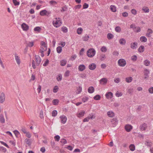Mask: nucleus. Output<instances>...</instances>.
Returning <instances> with one entry per match:
<instances>
[{"label":"nucleus","mask_w":153,"mask_h":153,"mask_svg":"<svg viewBox=\"0 0 153 153\" xmlns=\"http://www.w3.org/2000/svg\"><path fill=\"white\" fill-rule=\"evenodd\" d=\"M21 130L24 134H25L27 132L26 129L25 127H22Z\"/></svg>","instance_id":"obj_55"},{"label":"nucleus","mask_w":153,"mask_h":153,"mask_svg":"<svg viewBox=\"0 0 153 153\" xmlns=\"http://www.w3.org/2000/svg\"><path fill=\"white\" fill-rule=\"evenodd\" d=\"M96 67V65L94 63H91L88 66V68L89 69L91 70H94Z\"/></svg>","instance_id":"obj_16"},{"label":"nucleus","mask_w":153,"mask_h":153,"mask_svg":"<svg viewBox=\"0 0 153 153\" xmlns=\"http://www.w3.org/2000/svg\"><path fill=\"white\" fill-rule=\"evenodd\" d=\"M129 148L131 151H134L135 150V147L134 144H131L129 146Z\"/></svg>","instance_id":"obj_23"},{"label":"nucleus","mask_w":153,"mask_h":153,"mask_svg":"<svg viewBox=\"0 0 153 153\" xmlns=\"http://www.w3.org/2000/svg\"><path fill=\"white\" fill-rule=\"evenodd\" d=\"M131 12V13L134 15H136L137 13V11L134 9H132Z\"/></svg>","instance_id":"obj_40"},{"label":"nucleus","mask_w":153,"mask_h":153,"mask_svg":"<svg viewBox=\"0 0 153 153\" xmlns=\"http://www.w3.org/2000/svg\"><path fill=\"white\" fill-rule=\"evenodd\" d=\"M100 59L101 61L104 60L105 59V55L104 54H101L100 56Z\"/></svg>","instance_id":"obj_44"},{"label":"nucleus","mask_w":153,"mask_h":153,"mask_svg":"<svg viewBox=\"0 0 153 153\" xmlns=\"http://www.w3.org/2000/svg\"><path fill=\"white\" fill-rule=\"evenodd\" d=\"M94 88L92 86H91L88 88V91L90 93H92L94 92Z\"/></svg>","instance_id":"obj_22"},{"label":"nucleus","mask_w":153,"mask_h":153,"mask_svg":"<svg viewBox=\"0 0 153 153\" xmlns=\"http://www.w3.org/2000/svg\"><path fill=\"white\" fill-rule=\"evenodd\" d=\"M62 75L60 74L58 75V76L57 77L56 79L59 82L62 80Z\"/></svg>","instance_id":"obj_43"},{"label":"nucleus","mask_w":153,"mask_h":153,"mask_svg":"<svg viewBox=\"0 0 153 153\" xmlns=\"http://www.w3.org/2000/svg\"><path fill=\"white\" fill-rule=\"evenodd\" d=\"M41 29L39 27H36L34 29V30L35 31H37L39 32L41 30Z\"/></svg>","instance_id":"obj_46"},{"label":"nucleus","mask_w":153,"mask_h":153,"mask_svg":"<svg viewBox=\"0 0 153 153\" xmlns=\"http://www.w3.org/2000/svg\"><path fill=\"white\" fill-rule=\"evenodd\" d=\"M61 21L59 18H55V20L53 21V25L56 27H59L61 26Z\"/></svg>","instance_id":"obj_2"},{"label":"nucleus","mask_w":153,"mask_h":153,"mask_svg":"<svg viewBox=\"0 0 153 153\" xmlns=\"http://www.w3.org/2000/svg\"><path fill=\"white\" fill-rule=\"evenodd\" d=\"M89 36L88 35L86 34L85 36H84L83 38V41H87L88 40V39L89 38Z\"/></svg>","instance_id":"obj_45"},{"label":"nucleus","mask_w":153,"mask_h":153,"mask_svg":"<svg viewBox=\"0 0 153 153\" xmlns=\"http://www.w3.org/2000/svg\"><path fill=\"white\" fill-rule=\"evenodd\" d=\"M51 13L50 11H48L46 10H44L40 11L39 14L42 16H50Z\"/></svg>","instance_id":"obj_4"},{"label":"nucleus","mask_w":153,"mask_h":153,"mask_svg":"<svg viewBox=\"0 0 153 153\" xmlns=\"http://www.w3.org/2000/svg\"><path fill=\"white\" fill-rule=\"evenodd\" d=\"M40 48L39 52L41 53V56L43 57L44 56V52L46 51L47 49V45L41 46Z\"/></svg>","instance_id":"obj_7"},{"label":"nucleus","mask_w":153,"mask_h":153,"mask_svg":"<svg viewBox=\"0 0 153 153\" xmlns=\"http://www.w3.org/2000/svg\"><path fill=\"white\" fill-rule=\"evenodd\" d=\"M101 51L103 52H105L107 51V49L106 47L103 46L101 48Z\"/></svg>","instance_id":"obj_47"},{"label":"nucleus","mask_w":153,"mask_h":153,"mask_svg":"<svg viewBox=\"0 0 153 153\" xmlns=\"http://www.w3.org/2000/svg\"><path fill=\"white\" fill-rule=\"evenodd\" d=\"M138 47L137 43L136 42L131 43L130 44V47L133 50L136 49Z\"/></svg>","instance_id":"obj_12"},{"label":"nucleus","mask_w":153,"mask_h":153,"mask_svg":"<svg viewBox=\"0 0 153 153\" xmlns=\"http://www.w3.org/2000/svg\"><path fill=\"white\" fill-rule=\"evenodd\" d=\"M60 142L61 143H63V144H65L67 143L66 140L64 138L61 139Z\"/></svg>","instance_id":"obj_52"},{"label":"nucleus","mask_w":153,"mask_h":153,"mask_svg":"<svg viewBox=\"0 0 153 153\" xmlns=\"http://www.w3.org/2000/svg\"><path fill=\"white\" fill-rule=\"evenodd\" d=\"M130 28H132L134 32H135L138 33L141 31L140 28L139 27H135L134 25H131L130 26Z\"/></svg>","instance_id":"obj_6"},{"label":"nucleus","mask_w":153,"mask_h":153,"mask_svg":"<svg viewBox=\"0 0 153 153\" xmlns=\"http://www.w3.org/2000/svg\"><path fill=\"white\" fill-rule=\"evenodd\" d=\"M57 112L56 110H54L52 112V116L53 117H55L57 114Z\"/></svg>","instance_id":"obj_48"},{"label":"nucleus","mask_w":153,"mask_h":153,"mask_svg":"<svg viewBox=\"0 0 153 153\" xmlns=\"http://www.w3.org/2000/svg\"><path fill=\"white\" fill-rule=\"evenodd\" d=\"M82 30L83 29L81 27H79L77 29L76 32L78 34L80 35L82 34Z\"/></svg>","instance_id":"obj_28"},{"label":"nucleus","mask_w":153,"mask_h":153,"mask_svg":"<svg viewBox=\"0 0 153 153\" xmlns=\"http://www.w3.org/2000/svg\"><path fill=\"white\" fill-rule=\"evenodd\" d=\"M85 113V112L84 111H80L77 113L76 114L77 116L79 118L82 117L84 115Z\"/></svg>","instance_id":"obj_15"},{"label":"nucleus","mask_w":153,"mask_h":153,"mask_svg":"<svg viewBox=\"0 0 153 153\" xmlns=\"http://www.w3.org/2000/svg\"><path fill=\"white\" fill-rule=\"evenodd\" d=\"M85 68L86 67L83 64L80 65L78 67V70L80 71H83Z\"/></svg>","instance_id":"obj_18"},{"label":"nucleus","mask_w":153,"mask_h":153,"mask_svg":"<svg viewBox=\"0 0 153 153\" xmlns=\"http://www.w3.org/2000/svg\"><path fill=\"white\" fill-rule=\"evenodd\" d=\"M82 91V87L81 86H79L77 89V92L76 93L79 94Z\"/></svg>","instance_id":"obj_49"},{"label":"nucleus","mask_w":153,"mask_h":153,"mask_svg":"<svg viewBox=\"0 0 153 153\" xmlns=\"http://www.w3.org/2000/svg\"><path fill=\"white\" fill-rule=\"evenodd\" d=\"M142 9L145 13H148L149 11V8L147 7H143Z\"/></svg>","instance_id":"obj_30"},{"label":"nucleus","mask_w":153,"mask_h":153,"mask_svg":"<svg viewBox=\"0 0 153 153\" xmlns=\"http://www.w3.org/2000/svg\"><path fill=\"white\" fill-rule=\"evenodd\" d=\"M88 99V97L85 96L82 99V101L84 102H85L86 101H87Z\"/></svg>","instance_id":"obj_58"},{"label":"nucleus","mask_w":153,"mask_h":153,"mask_svg":"<svg viewBox=\"0 0 153 153\" xmlns=\"http://www.w3.org/2000/svg\"><path fill=\"white\" fill-rule=\"evenodd\" d=\"M59 100L58 99H54L52 101V103L54 105H57L58 104Z\"/></svg>","instance_id":"obj_36"},{"label":"nucleus","mask_w":153,"mask_h":153,"mask_svg":"<svg viewBox=\"0 0 153 153\" xmlns=\"http://www.w3.org/2000/svg\"><path fill=\"white\" fill-rule=\"evenodd\" d=\"M144 51V47L143 45L140 46L138 49V51L139 52H143Z\"/></svg>","instance_id":"obj_26"},{"label":"nucleus","mask_w":153,"mask_h":153,"mask_svg":"<svg viewBox=\"0 0 153 153\" xmlns=\"http://www.w3.org/2000/svg\"><path fill=\"white\" fill-rule=\"evenodd\" d=\"M54 138L55 139V140L57 141H59L60 139V137L58 135H57L55 136L54 137Z\"/></svg>","instance_id":"obj_60"},{"label":"nucleus","mask_w":153,"mask_h":153,"mask_svg":"<svg viewBox=\"0 0 153 153\" xmlns=\"http://www.w3.org/2000/svg\"><path fill=\"white\" fill-rule=\"evenodd\" d=\"M59 90V87L58 86L56 85L55 86L53 89V92L54 93H56Z\"/></svg>","instance_id":"obj_38"},{"label":"nucleus","mask_w":153,"mask_h":153,"mask_svg":"<svg viewBox=\"0 0 153 153\" xmlns=\"http://www.w3.org/2000/svg\"><path fill=\"white\" fill-rule=\"evenodd\" d=\"M5 96L4 94L3 93H2L0 96V103H2L5 101Z\"/></svg>","instance_id":"obj_13"},{"label":"nucleus","mask_w":153,"mask_h":153,"mask_svg":"<svg viewBox=\"0 0 153 153\" xmlns=\"http://www.w3.org/2000/svg\"><path fill=\"white\" fill-rule=\"evenodd\" d=\"M137 59V57L136 55H134L131 57V59L132 60L135 61Z\"/></svg>","instance_id":"obj_56"},{"label":"nucleus","mask_w":153,"mask_h":153,"mask_svg":"<svg viewBox=\"0 0 153 153\" xmlns=\"http://www.w3.org/2000/svg\"><path fill=\"white\" fill-rule=\"evenodd\" d=\"M125 129L127 132H129L132 128V127L130 125H126L125 126Z\"/></svg>","instance_id":"obj_17"},{"label":"nucleus","mask_w":153,"mask_h":153,"mask_svg":"<svg viewBox=\"0 0 153 153\" xmlns=\"http://www.w3.org/2000/svg\"><path fill=\"white\" fill-rule=\"evenodd\" d=\"M119 42L120 44L124 45L126 44V41L124 39L121 38L119 40Z\"/></svg>","instance_id":"obj_21"},{"label":"nucleus","mask_w":153,"mask_h":153,"mask_svg":"<svg viewBox=\"0 0 153 153\" xmlns=\"http://www.w3.org/2000/svg\"><path fill=\"white\" fill-rule=\"evenodd\" d=\"M49 63V60L47 59L45 61L44 63L43 64V65L44 66H47Z\"/></svg>","instance_id":"obj_59"},{"label":"nucleus","mask_w":153,"mask_h":153,"mask_svg":"<svg viewBox=\"0 0 153 153\" xmlns=\"http://www.w3.org/2000/svg\"><path fill=\"white\" fill-rule=\"evenodd\" d=\"M35 58L36 64H35V61L34 60H33L32 61V66L34 69L36 68L37 66H38L39 65L42 61L41 59L39 56L36 55L35 56Z\"/></svg>","instance_id":"obj_1"},{"label":"nucleus","mask_w":153,"mask_h":153,"mask_svg":"<svg viewBox=\"0 0 153 153\" xmlns=\"http://www.w3.org/2000/svg\"><path fill=\"white\" fill-rule=\"evenodd\" d=\"M115 31L118 33H120L121 31V28L119 26L116 27L115 28Z\"/></svg>","instance_id":"obj_41"},{"label":"nucleus","mask_w":153,"mask_h":153,"mask_svg":"<svg viewBox=\"0 0 153 153\" xmlns=\"http://www.w3.org/2000/svg\"><path fill=\"white\" fill-rule=\"evenodd\" d=\"M13 2L15 6L19 5V2L17 1V0H13Z\"/></svg>","instance_id":"obj_54"},{"label":"nucleus","mask_w":153,"mask_h":153,"mask_svg":"<svg viewBox=\"0 0 153 153\" xmlns=\"http://www.w3.org/2000/svg\"><path fill=\"white\" fill-rule=\"evenodd\" d=\"M114 81L115 82L118 83L120 82V79L119 78H115L114 80Z\"/></svg>","instance_id":"obj_62"},{"label":"nucleus","mask_w":153,"mask_h":153,"mask_svg":"<svg viewBox=\"0 0 153 153\" xmlns=\"http://www.w3.org/2000/svg\"><path fill=\"white\" fill-rule=\"evenodd\" d=\"M150 61L147 59H146L144 61V64L146 66H149L150 64Z\"/></svg>","instance_id":"obj_33"},{"label":"nucleus","mask_w":153,"mask_h":153,"mask_svg":"<svg viewBox=\"0 0 153 153\" xmlns=\"http://www.w3.org/2000/svg\"><path fill=\"white\" fill-rule=\"evenodd\" d=\"M147 127V125L146 123H143L140 126V129L141 131H145Z\"/></svg>","instance_id":"obj_20"},{"label":"nucleus","mask_w":153,"mask_h":153,"mask_svg":"<svg viewBox=\"0 0 153 153\" xmlns=\"http://www.w3.org/2000/svg\"><path fill=\"white\" fill-rule=\"evenodd\" d=\"M140 40L141 42H145L147 41V39L145 36H142L140 37Z\"/></svg>","instance_id":"obj_25"},{"label":"nucleus","mask_w":153,"mask_h":153,"mask_svg":"<svg viewBox=\"0 0 153 153\" xmlns=\"http://www.w3.org/2000/svg\"><path fill=\"white\" fill-rule=\"evenodd\" d=\"M113 37V35L111 33H109L107 34V38L108 39H111Z\"/></svg>","instance_id":"obj_50"},{"label":"nucleus","mask_w":153,"mask_h":153,"mask_svg":"<svg viewBox=\"0 0 153 153\" xmlns=\"http://www.w3.org/2000/svg\"><path fill=\"white\" fill-rule=\"evenodd\" d=\"M100 96L99 95H97L94 97V99L96 100H100Z\"/></svg>","instance_id":"obj_42"},{"label":"nucleus","mask_w":153,"mask_h":153,"mask_svg":"<svg viewBox=\"0 0 153 153\" xmlns=\"http://www.w3.org/2000/svg\"><path fill=\"white\" fill-rule=\"evenodd\" d=\"M152 142L151 141H146L145 143V145L147 146L151 147L152 146Z\"/></svg>","instance_id":"obj_39"},{"label":"nucleus","mask_w":153,"mask_h":153,"mask_svg":"<svg viewBox=\"0 0 153 153\" xmlns=\"http://www.w3.org/2000/svg\"><path fill=\"white\" fill-rule=\"evenodd\" d=\"M15 60L18 64L19 65L20 63V61L19 58L17 55L16 54H15Z\"/></svg>","instance_id":"obj_24"},{"label":"nucleus","mask_w":153,"mask_h":153,"mask_svg":"<svg viewBox=\"0 0 153 153\" xmlns=\"http://www.w3.org/2000/svg\"><path fill=\"white\" fill-rule=\"evenodd\" d=\"M13 132L15 134L16 136L17 137H18L20 134L19 132L17 130H14L13 131Z\"/></svg>","instance_id":"obj_53"},{"label":"nucleus","mask_w":153,"mask_h":153,"mask_svg":"<svg viewBox=\"0 0 153 153\" xmlns=\"http://www.w3.org/2000/svg\"><path fill=\"white\" fill-rule=\"evenodd\" d=\"M149 91L150 94L153 93V87L150 88L149 90Z\"/></svg>","instance_id":"obj_64"},{"label":"nucleus","mask_w":153,"mask_h":153,"mask_svg":"<svg viewBox=\"0 0 153 153\" xmlns=\"http://www.w3.org/2000/svg\"><path fill=\"white\" fill-rule=\"evenodd\" d=\"M34 45V42H29L27 43V47H32Z\"/></svg>","instance_id":"obj_51"},{"label":"nucleus","mask_w":153,"mask_h":153,"mask_svg":"<svg viewBox=\"0 0 153 153\" xmlns=\"http://www.w3.org/2000/svg\"><path fill=\"white\" fill-rule=\"evenodd\" d=\"M107 115L110 117H113L114 116V114L113 111H110L107 112Z\"/></svg>","instance_id":"obj_19"},{"label":"nucleus","mask_w":153,"mask_h":153,"mask_svg":"<svg viewBox=\"0 0 153 153\" xmlns=\"http://www.w3.org/2000/svg\"><path fill=\"white\" fill-rule=\"evenodd\" d=\"M96 51L93 48L89 49L87 51V56L90 57H93L95 54Z\"/></svg>","instance_id":"obj_3"},{"label":"nucleus","mask_w":153,"mask_h":153,"mask_svg":"<svg viewBox=\"0 0 153 153\" xmlns=\"http://www.w3.org/2000/svg\"><path fill=\"white\" fill-rule=\"evenodd\" d=\"M59 118L62 123L63 124L65 123L67 120V117L64 115H62L60 116Z\"/></svg>","instance_id":"obj_8"},{"label":"nucleus","mask_w":153,"mask_h":153,"mask_svg":"<svg viewBox=\"0 0 153 153\" xmlns=\"http://www.w3.org/2000/svg\"><path fill=\"white\" fill-rule=\"evenodd\" d=\"M116 96L117 97H121L122 95V94L121 92H119L117 91L116 94Z\"/></svg>","instance_id":"obj_63"},{"label":"nucleus","mask_w":153,"mask_h":153,"mask_svg":"<svg viewBox=\"0 0 153 153\" xmlns=\"http://www.w3.org/2000/svg\"><path fill=\"white\" fill-rule=\"evenodd\" d=\"M25 142L28 146H30L31 144V141L30 140L28 139H26L25 140Z\"/></svg>","instance_id":"obj_32"},{"label":"nucleus","mask_w":153,"mask_h":153,"mask_svg":"<svg viewBox=\"0 0 153 153\" xmlns=\"http://www.w3.org/2000/svg\"><path fill=\"white\" fill-rule=\"evenodd\" d=\"M107 79L106 78H102L100 81V84L102 85H105L107 82Z\"/></svg>","instance_id":"obj_14"},{"label":"nucleus","mask_w":153,"mask_h":153,"mask_svg":"<svg viewBox=\"0 0 153 153\" xmlns=\"http://www.w3.org/2000/svg\"><path fill=\"white\" fill-rule=\"evenodd\" d=\"M111 10L113 12H115L116 11V8L114 5H111L110 6Z\"/></svg>","instance_id":"obj_27"},{"label":"nucleus","mask_w":153,"mask_h":153,"mask_svg":"<svg viewBox=\"0 0 153 153\" xmlns=\"http://www.w3.org/2000/svg\"><path fill=\"white\" fill-rule=\"evenodd\" d=\"M119 53L118 51H114L113 53V55L114 56H118L119 55Z\"/></svg>","instance_id":"obj_61"},{"label":"nucleus","mask_w":153,"mask_h":153,"mask_svg":"<svg viewBox=\"0 0 153 153\" xmlns=\"http://www.w3.org/2000/svg\"><path fill=\"white\" fill-rule=\"evenodd\" d=\"M60 63L62 66H64L66 64L67 61L65 59H63L60 61Z\"/></svg>","instance_id":"obj_31"},{"label":"nucleus","mask_w":153,"mask_h":153,"mask_svg":"<svg viewBox=\"0 0 153 153\" xmlns=\"http://www.w3.org/2000/svg\"><path fill=\"white\" fill-rule=\"evenodd\" d=\"M143 73L145 76L144 79H146L149 76V74L150 73V71L148 69L145 68L144 70Z\"/></svg>","instance_id":"obj_9"},{"label":"nucleus","mask_w":153,"mask_h":153,"mask_svg":"<svg viewBox=\"0 0 153 153\" xmlns=\"http://www.w3.org/2000/svg\"><path fill=\"white\" fill-rule=\"evenodd\" d=\"M0 121L1 123H5V119L2 114L0 115Z\"/></svg>","instance_id":"obj_29"},{"label":"nucleus","mask_w":153,"mask_h":153,"mask_svg":"<svg viewBox=\"0 0 153 153\" xmlns=\"http://www.w3.org/2000/svg\"><path fill=\"white\" fill-rule=\"evenodd\" d=\"M118 64L121 67H124L126 64V62L125 60L123 59H119L118 62Z\"/></svg>","instance_id":"obj_5"},{"label":"nucleus","mask_w":153,"mask_h":153,"mask_svg":"<svg viewBox=\"0 0 153 153\" xmlns=\"http://www.w3.org/2000/svg\"><path fill=\"white\" fill-rule=\"evenodd\" d=\"M57 52L59 53H60L62 50V47L61 46H58V47L56 49Z\"/></svg>","instance_id":"obj_35"},{"label":"nucleus","mask_w":153,"mask_h":153,"mask_svg":"<svg viewBox=\"0 0 153 153\" xmlns=\"http://www.w3.org/2000/svg\"><path fill=\"white\" fill-rule=\"evenodd\" d=\"M132 80V78L131 77H127L126 78V81L128 83L131 82Z\"/></svg>","instance_id":"obj_34"},{"label":"nucleus","mask_w":153,"mask_h":153,"mask_svg":"<svg viewBox=\"0 0 153 153\" xmlns=\"http://www.w3.org/2000/svg\"><path fill=\"white\" fill-rule=\"evenodd\" d=\"M70 71L69 70H67L65 72L64 74V76L65 77H67L69 76Z\"/></svg>","instance_id":"obj_57"},{"label":"nucleus","mask_w":153,"mask_h":153,"mask_svg":"<svg viewBox=\"0 0 153 153\" xmlns=\"http://www.w3.org/2000/svg\"><path fill=\"white\" fill-rule=\"evenodd\" d=\"M61 30L62 31L65 33H67L68 31L67 27L65 26H63L61 28Z\"/></svg>","instance_id":"obj_37"},{"label":"nucleus","mask_w":153,"mask_h":153,"mask_svg":"<svg viewBox=\"0 0 153 153\" xmlns=\"http://www.w3.org/2000/svg\"><path fill=\"white\" fill-rule=\"evenodd\" d=\"M105 96L106 98L109 99L112 98L113 97V94L111 92H108L106 93Z\"/></svg>","instance_id":"obj_11"},{"label":"nucleus","mask_w":153,"mask_h":153,"mask_svg":"<svg viewBox=\"0 0 153 153\" xmlns=\"http://www.w3.org/2000/svg\"><path fill=\"white\" fill-rule=\"evenodd\" d=\"M21 27L24 31H27L29 29V26L24 23L22 24Z\"/></svg>","instance_id":"obj_10"}]
</instances>
